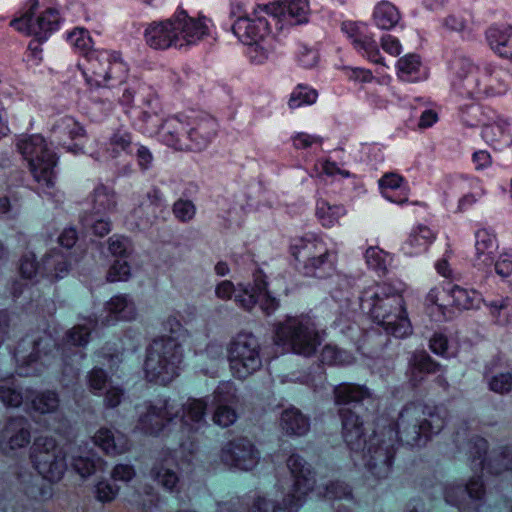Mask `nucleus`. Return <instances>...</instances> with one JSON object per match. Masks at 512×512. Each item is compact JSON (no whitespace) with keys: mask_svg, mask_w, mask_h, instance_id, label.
I'll return each mask as SVG.
<instances>
[{"mask_svg":"<svg viewBox=\"0 0 512 512\" xmlns=\"http://www.w3.org/2000/svg\"><path fill=\"white\" fill-rule=\"evenodd\" d=\"M445 424L443 408L422 403L405 405L393 426L374 433L366 456L367 470L377 479L387 478L399 443L410 447L424 446Z\"/></svg>","mask_w":512,"mask_h":512,"instance_id":"1","label":"nucleus"},{"mask_svg":"<svg viewBox=\"0 0 512 512\" xmlns=\"http://www.w3.org/2000/svg\"><path fill=\"white\" fill-rule=\"evenodd\" d=\"M334 401L339 406V416L342 422V435L349 449L354 452H362V460L366 465V456L370 441L365 437V428L359 412L361 407L372 412L378 409V399L364 386L342 383L334 388Z\"/></svg>","mask_w":512,"mask_h":512,"instance_id":"2","label":"nucleus"},{"mask_svg":"<svg viewBox=\"0 0 512 512\" xmlns=\"http://www.w3.org/2000/svg\"><path fill=\"white\" fill-rule=\"evenodd\" d=\"M287 468L290 478L278 481L282 499L269 500L258 496L247 512H298L315 485L314 473L310 465L298 454H292L288 458Z\"/></svg>","mask_w":512,"mask_h":512,"instance_id":"3","label":"nucleus"},{"mask_svg":"<svg viewBox=\"0 0 512 512\" xmlns=\"http://www.w3.org/2000/svg\"><path fill=\"white\" fill-rule=\"evenodd\" d=\"M360 306L388 334L403 338L411 333L403 298L391 284H377L365 289L360 297Z\"/></svg>","mask_w":512,"mask_h":512,"instance_id":"4","label":"nucleus"},{"mask_svg":"<svg viewBox=\"0 0 512 512\" xmlns=\"http://www.w3.org/2000/svg\"><path fill=\"white\" fill-rule=\"evenodd\" d=\"M16 148L26 161L38 189L42 192L52 189L57 179L58 157L45 138L39 134L20 135L16 139Z\"/></svg>","mask_w":512,"mask_h":512,"instance_id":"5","label":"nucleus"},{"mask_svg":"<svg viewBox=\"0 0 512 512\" xmlns=\"http://www.w3.org/2000/svg\"><path fill=\"white\" fill-rule=\"evenodd\" d=\"M290 249L304 276L324 279L335 273L337 256L318 236L308 234L295 238Z\"/></svg>","mask_w":512,"mask_h":512,"instance_id":"6","label":"nucleus"},{"mask_svg":"<svg viewBox=\"0 0 512 512\" xmlns=\"http://www.w3.org/2000/svg\"><path fill=\"white\" fill-rule=\"evenodd\" d=\"M275 344L283 350L305 357L312 356L320 344L316 325L311 317H288L275 328Z\"/></svg>","mask_w":512,"mask_h":512,"instance_id":"7","label":"nucleus"},{"mask_svg":"<svg viewBox=\"0 0 512 512\" xmlns=\"http://www.w3.org/2000/svg\"><path fill=\"white\" fill-rule=\"evenodd\" d=\"M209 20L206 17H190L183 9L162 22V49L186 48L196 45L209 35Z\"/></svg>","mask_w":512,"mask_h":512,"instance_id":"8","label":"nucleus"},{"mask_svg":"<svg viewBox=\"0 0 512 512\" xmlns=\"http://www.w3.org/2000/svg\"><path fill=\"white\" fill-rule=\"evenodd\" d=\"M227 357L230 371L238 379H246L262 367L261 344L252 333L237 334L229 343Z\"/></svg>","mask_w":512,"mask_h":512,"instance_id":"9","label":"nucleus"},{"mask_svg":"<svg viewBox=\"0 0 512 512\" xmlns=\"http://www.w3.org/2000/svg\"><path fill=\"white\" fill-rule=\"evenodd\" d=\"M187 338V330L176 318H169L162 327V384L173 381L183 369Z\"/></svg>","mask_w":512,"mask_h":512,"instance_id":"10","label":"nucleus"},{"mask_svg":"<svg viewBox=\"0 0 512 512\" xmlns=\"http://www.w3.org/2000/svg\"><path fill=\"white\" fill-rule=\"evenodd\" d=\"M55 348L51 335L43 333L36 337L22 339L15 349V359L19 364L17 373L20 376H35L42 372V367L50 365L45 358L48 350Z\"/></svg>","mask_w":512,"mask_h":512,"instance_id":"11","label":"nucleus"},{"mask_svg":"<svg viewBox=\"0 0 512 512\" xmlns=\"http://www.w3.org/2000/svg\"><path fill=\"white\" fill-rule=\"evenodd\" d=\"M30 457L37 472L50 482L59 481L67 469L65 453L51 437L36 438Z\"/></svg>","mask_w":512,"mask_h":512,"instance_id":"12","label":"nucleus"},{"mask_svg":"<svg viewBox=\"0 0 512 512\" xmlns=\"http://www.w3.org/2000/svg\"><path fill=\"white\" fill-rule=\"evenodd\" d=\"M509 77L503 68L484 62L475 79L467 83V97L482 99L504 95L510 86Z\"/></svg>","mask_w":512,"mask_h":512,"instance_id":"13","label":"nucleus"},{"mask_svg":"<svg viewBox=\"0 0 512 512\" xmlns=\"http://www.w3.org/2000/svg\"><path fill=\"white\" fill-rule=\"evenodd\" d=\"M488 443L477 437L470 447L471 465L475 470L486 469L491 474H500L512 470V444L500 446L487 457Z\"/></svg>","mask_w":512,"mask_h":512,"instance_id":"14","label":"nucleus"},{"mask_svg":"<svg viewBox=\"0 0 512 512\" xmlns=\"http://www.w3.org/2000/svg\"><path fill=\"white\" fill-rule=\"evenodd\" d=\"M96 320L93 318L85 319L84 323L77 324L68 330L62 340V344L57 350H61V359L65 366L63 375L70 377L69 381L76 379L78 376V369L72 367L68 360L74 356L83 359L85 354L76 349L85 347L90 341V334L96 327Z\"/></svg>","mask_w":512,"mask_h":512,"instance_id":"15","label":"nucleus"},{"mask_svg":"<svg viewBox=\"0 0 512 512\" xmlns=\"http://www.w3.org/2000/svg\"><path fill=\"white\" fill-rule=\"evenodd\" d=\"M274 5L258 6L247 19L235 20L232 25L234 35L244 44L265 42L270 35V24L265 15L276 16Z\"/></svg>","mask_w":512,"mask_h":512,"instance_id":"16","label":"nucleus"},{"mask_svg":"<svg viewBox=\"0 0 512 512\" xmlns=\"http://www.w3.org/2000/svg\"><path fill=\"white\" fill-rule=\"evenodd\" d=\"M208 401L206 398L193 399L185 405L175 400L166 399L162 403V422L172 421L182 411L181 422L189 431H198L207 425L206 408Z\"/></svg>","mask_w":512,"mask_h":512,"instance_id":"17","label":"nucleus"},{"mask_svg":"<svg viewBox=\"0 0 512 512\" xmlns=\"http://www.w3.org/2000/svg\"><path fill=\"white\" fill-rule=\"evenodd\" d=\"M220 459L229 468L249 471L258 464L260 453L250 440L240 437L222 446Z\"/></svg>","mask_w":512,"mask_h":512,"instance_id":"18","label":"nucleus"},{"mask_svg":"<svg viewBox=\"0 0 512 512\" xmlns=\"http://www.w3.org/2000/svg\"><path fill=\"white\" fill-rule=\"evenodd\" d=\"M59 23L60 17L56 9L48 8L35 15L31 8L21 18L12 20L10 25L20 32L34 35L40 41H44L50 33L58 29Z\"/></svg>","mask_w":512,"mask_h":512,"instance_id":"19","label":"nucleus"},{"mask_svg":"<svg viewBox=\"0 0 512 512\" xmlns=\"http://www.w3.org/2000/svg\"><path fill=\"white\" fill-rule=\"evenodd\" d=\"M444 499L447 504L459 509H477L483 504L485 490L480 477L472 478L467 484L448 483L444 486Z\"/></svg>","mask_w":512,"mask_h":512,"instance_id":"20","label":"nucleus"},{"mask_svg":"<svg viewBox=\"0 0 512 512\" xmlns=\"http://www.w3.org/2000/svg\"><path fill=\"white\" fill-rule=\"evenodd\" d=\"M187 125V151L199 152L204 150L216 136L218 123L215 118L207 114H198L189 117Z\"/></svg>","mask_w":512,"mask_h":512,"instance_id":"21","label":"nucleus"},{"mask_svg":"<svg viewBox=\"0 0 512 512\" xmlns=\"http://www.w3.org/2000/svg\"><path fill=\"white\" fill-rule=\"evenodd\" d=\"M341 29L358 53L373 63H382L377 42L370 35L366 24L347 21L343 22Z\"/></svg>","mask_w":512,"mask_h":512,"instance_id":"22","label":"nucleus"},{"mask_svg":"<svg viewBox=\"0 0 512 512\" xmlns=\"http://www.w3.org/2000/svg\"><path fill=\"white\" fill-rule=\"evenodd\" d=\"M31 440L30 423L24 416L11 417L6 422L1 435L0 448L6 455L25 448Z\"/></svg>","mask_w":512,"mask_h":512,"instance_id":"23","label":"nucleus"},{"mask_svg":"<svg viewBox=\"0 0 512 512\" xmlns=\"http://www.w3.org/2000/svg\"><path fill=\"white\" fill-rule=\"evenodd\" d=\"M474 267L490 272L498 253V242L494 232L487 228L477 230L475 234Z\"/></svg>","mask_w":512,"mask_h":512,"instance_id":"24","label":"nucleus"},{"mask_svg":"<svg viewBox=\"0 0 512 512\" xmlns=\"http://www.w3.org/2000/svg\"><path fill=\"white\" fill-rule=\"evenodd\" d=\"M189 116L176 114L162 120V143L175 151H187V122Z\"/></svg>","mask_w":512,"mask_h":512,"instance_id":"25","label":"nucleus"},{"mask_svg":"<svg viewBox=\"0 0 512 512\" xmlns=\"http://www.w3.org/2000/svg\"><path fill=\"white\" fill-rule=\"evenodd\" d=\"M478 68L465 54L455 52L449 60V71L452 76V86L460 94L467 96V83L475 79Z\"/></svg>","mask_w":512,"mask_h":512,"instance_id":"26","label":"nucleus"},{"mask_svg":"<svg viewBox=\"0 0 512 512\" xmlns=\"http://www.w3.org/2000/svg\"><path fill=\"white\" fill-rule=\"evenodd\" d=\"M97 445L107 455H120L130 450V442L127 436L118 430L100 428L93 437Z\"/></svg>","mask_w":512,"mask_h":512,"instance_id":"27","label":"nucleus"},{"mask_svg":"<svg viewBox=\"0 0 512 512\" xmlns=\"http://www.w3.org/2000/svg\"><path fill=\"white\" fill-rule=\"evenodd\" d=\"M489 114V120L482 129L483 139L492 146L508 144L511 140L509 122L494 111H489Z\"/></svg>","mask_w":512,"mask_h":512,"instance_id":"28","label":"nucleus"},{"mask_svg":"<svg viewBox=\"0 0 512 512\" xmlns=\"http://www.w3.org/2000/svg\"><path fill=\"white\" fill-rule=\"evenodd\" d=\"M382 195L389 201L402 205L408 201V188L404 179L396 173H386L379 179Z\"/></svg>","mask_w":512,"mask_h":512,"instance_id":"29","label":"nucleus"},{"mask_svg":"<svg viewBox=\"0 0 512 512\" xmlns=\"http://www.w3.org/2000/svg\"><path fill=\"white\" fill-rule=\"evenodd\" d=\"M484 379L494 393L504 395L512 390V372L509 367L494 363L486 368Z\"/></svg>","mask_w":512,"mask_h":512,"instance_id":"30","label":"nucleus"},{"mask_svg":"<svg viewBox=\"0 0 512 512\" xmlns=\"http://www.w3.org/2000/svg\"><path fill=\"white\" fill-rule=\"evenodd\" d=\"M280 427L287 435L302 436L309 431L310 421L300 410L290 407L281 413Z\"/></svg>","mask_w":512,"mask_h":512,"instance_id":"31","label":"nucleus"},{"mask_svg":"<svg viewBox=\"0 0 512 512\" xmlns=\"http://www.w3.org/2000/svg\"><path fill=\"white\" fill-rule=\"evenodd\" d=\"M486 38L492 50L512 61V27H491L486 32Z\"/></svg>","mask_w":512,"mask_h":512,"instance_id":"32","label":"nucleus"},{"mask_svg":"<svg viewBox=\"0 0 512 512\" xmlns=\"http://www.w3.org/2000/svg\"><path fill=\"white\" fill-rule=\"evenodd\" d=\"M25 398L30 401L33 410L41 414L55 413L60 406L59 395L52 390L34 392L27 389Z\"/></svg>","mask_w":512,"mask_h":512,"instance_id":"33","label":"nucleus"},{"mask_svg":"<svg viewBox=\"0 0 512 512\" xmlns=\"http://www.w3.org/2000/svg\"><path fill=\"white\" fill-rule=\"evenodd\" d=\"M103 61L98 55L91 53L88 56L87 73H85L86 81L91 86L101 87L110 78L109 65L110 61L106 55H102Z\"/></svg>","mask_w":512,"mask_h":512,"instance_id":"34","label":"nucleus"},{"mask_svg":"<svg viewBox=\"0 0 512 512\" xmlns=\"http://www.w3.org/2000/svg\"><path fill=\"white\" fill-rule=\"evenodd\" d=\"M43 275L51 279H61L69 272V264L66 256L58 251L52 250L42 259Z\"/></svg>","mask_w":512,"mask_h":512,"instance_id":"35","label":"nucleus"},{"mask_svg":"<svg viewBox=\"0 0 512 512\" xmlns=\"http://www.w3.org/2000/svg\"><path fill=\"white\" fill-rule=\"evenodd\" d=\"M408 364L415 381L421 380L426 374L436 373L439 370V365L424 350L412 352Z\"/></svg>","mask_w":512,"mask_h":512,"instance_id":"36","label":"nucleus"},{"mask_svg":"<svg viewBox=\"0 0 512 512\" xmlns=\"http://www.w3.org/2000/svg\"><path fill=\"white\" fill-rule=\"evenodd\" d=\"M107 311L119 320H132L136 317V306L133 299L127 294H119L106 304Z\"/></svg>","mask_w":512,"mask_h":512,"instance_id":"37","label":"nucleus"},{"mask_svg":"<svg viewBox=\"0 0 512 512\" xmlns=\"http://www.w3.org/2000/svg\"><path fill=\"white\" fill-rule=\"evenodd\" d=\"M448 293L453 300V304L459 309H478L481 303L484 302L481 294L474 289L454 285L448 290Z\"/></svg>","mask_w":512,"mask_h":512,"instance_id":"38","label":"nucleus"},{"mask_svg":"<svg viewBox=\"0 0 512 512\" xmlns=\"http://www.w3.org/2000/svg\"><path fill=\"white\" fill-rule=\"evenodd\" d=\"M103 461L91 451H78L72 456L73 469L83 478L102 468Z\"/></svg>","mask_w":512,"mask_h":512,"instance_id":"39","label":"nucleus"},{"mask_svg":"<svg viewBox=\"0 0 512 512\" xmlns=\"http://www.w3.org/2000/svg\"><path fill=\"white\" fill-rule=\"evenodd\" d=\"M373 19L380 29L388 30L397 25L400 20V13L392 3L382 1L375 7Z\"/></svg>","mask_w":512,"mask_h":512,"instance_id":"40","label":"nucleus"},{"mask_svg":"<svg viewBox=\"0 0 512 512\" xmlns=\"http://www.w3.org/2000/svg\"><path fill=\"white\" fill-rule=\"evenodd\" d=\"M24 397L21 387L14 378L0 379V401L5 407H19Z\"/></svg>","mask_w":512,"mask_h":512,"instance_id":"41","label":"nucleus"},{"mask_svg":"<svg viewBox=\"0 0 512 512\" xmlns=\"http://www.w3.org/2000/svg\"><path fill=\"white\" fill-rule=\"evenodd\" d=\"M116 206V195L111 188L100 184L94 189L93 210L95 214L114 212Z\"/></svg>","mask_w":512,"mask_h":512,"instance_id":"42","label":"nucleus"},{"mask_svg":"<svg viewBox=\"0 0 512 512\" xmlns=\"http://www.w3.org/2000/svg\"><path fill=\"white\" fill-rule=\"evenodd\" d=\"M397 68L398 77L403 81L415 82L425 77V74L421 72L420 58L414 54L400 58Z\"/></svg>","mask_w":512,"mask_h":512,"instance_id":"43","label":"nucleus"},{"mask_svg":"<svg viewBox=\"0 0 512 512\" xmlns=\"http://www.w3.org/2000/svg\"><path fill=\"white\" fill-rule=\"evenodd\" d=\"M345 213L346 210L342 205H331L322 198L317 200L316 216L324 227L334 226Z\"/></svg>","mask_w":512,"mask_h":512,"instance_id":"44","label":"nucleus"},{"mask_svg":"<svg viewBox=\"0 0 512 512\" xmlns=\"http://www.w3.org/2000/svg\"><path fill=\"white\" fill-rule=\"evenodd\" d=\"M488 108H483L477 104H470L461 108V121L467 127H478L487 123L489 120Z\"/></svg>","mask_w":512,"mask_h":512,"instance_id":"45","label":"nucleus"},{"mask_svg":"<svg viewBox=\"0 0 512 512\" xmlns=\"http://www.w3.org/2000/svg\"><path fill=\"white\" fill-rule=\"evenodd\" d=\"M318 98V92L304 84H299L291 93L289 99V107L292 109L299 108L303 105H312Z\"/></svg>","mask_w":512,"mask_h":512,"instance_id":"46","label":"nucleus"},{"mask_svg":"<svg viewBox=\"0 0 512 512\" xmlns=\"http://www.w3.org/2000/svg\"><path fill=\"white\" fill-rule=\"evenodd\" d=\"M281 6L282 12L294 18L296 23L307 21L310 11L309 0H281Z\"/></svg>","mask_w":512,"mask_h":512,"instance_id":"47","label":"nucleus"},{"mask_svg":"<svg viewBox=\"0 0 512 512\" xmlns=\"http://www.w3.org/2000/svg\"><path fill=\"white\" fill-rule=\"evenodd\" d=\"M434 238L435 235L429 227L420 225L411 232L408 245L415 250V253H418L425 251Z\"/></svg>","mask_w":512,"mask_h":512,"instance_id":"48","label":"nucleus"},{"mask_svg":"<svg viewBox=\"0 0 512 512\" xmlns=\"http://www.w3.org/2000/svg\"><path fill=\"white\" fill-rule=\"evenodd\" d=\"M197 213L195 203L190 199L179 198L172 205V214L175 219L183 224L192 222Z\"/></svg>","mask_w":512,"mask_h":512,"instance_id":"49","label":"nucleus"},{"mask_svg":"<svg viewBox=\"0 0 512 512\" xmlns=\"http://www.w3.org/2000/svg\"><path fill=\"white\" fill-rule=\"evenodd\" d=\"M367 265L381 273H385L391 262L390 255L378 247H369L365 253Z\"/></svg>","mask_w":512,"mask_h":512,"instance_id":"50","label":"nucleus"},{"mask_svg":"<svg viewBox=\"0 0 512 512\" xmlns=\"http://www.w3.org/2000/svg\"><path fill=\"white\" fill-rule=\"evenodd\" d=\"M429 347L433 353L445 358H451L457 354V346L441 332L434 333L430 339Z\"/></svg>","mask_w":512,"mask_h":512,"instance_id":"51","label":"nucleus"},{"mask_svg":"<svg viewBox=\"0 0 512 512\" xmlns=\"http://www.w3.org/2000/svg\"><path fill=\"white\" fill-rule=\"evenodd\" d=\"M321 361L327 365H349L353 362L351 354L334 346H325L321 351Z\"/></svg>","mask_w":512,"mask_h":512,"instance_id":"52","label":"nucleus"},{"mask_svg":"<svg viewBox=\"0 0 512 512\" xmlns=\"http://www.w3.org/2000/svg\"><path fill=\"white\" fill-rule=\"evenodd\" d=\"M53 130L60 134L67 135L71 139H78L85 136V129L74 118L65 116L54 126Z\"/></svg>","mask_w":512,"mask_h":512,"instance_id":"53","label":"nucleus"},{"mask_svg":"<svg viewBox=\"0 0 512 512\" xmlns=\"http://www.w3.org/2000/svg\"><path fill=\"white\" fill-rule=\"evenodd\" d=\"M160 424L159 409L150 406L145 414L139 418L137 428L145 434H157Z\"/></svg>","mask_w":512,"mask_h":512,"instance_id":"54","label":"nucleus"},{"mask_svg":"<svg viewBox=\"0 0 512 512\" xmlns=\"http://www.w3.org/2000/svg\"><path fill=\"white\" fill-rule=\"evenodd\" d=\"M160 351L151 346L147 349L144 361V372L149 382H157L160 376Z\"/></svg>","mask_w":512,"mask_h":512,"instance_id":"55","label":"nucleus"},{"mask_svg":"<svg viewBox=\"0 0 512 512\" xmlns=\"http://www.w3.org/2000/svg\"><path fill=\"white\" fill-rule=\"evenodd\" d=\"M87 383L94 394H101L110 386L107 374L101 368H94L88 373Z\"/></svg>","mask_w":512,"mask_h":512,"instance_id":"56","label":"nucleus"},{"mask_svg":"<svg viewBox=\"0 0 512 512\" xmlns=\"http://www.w3.org/2000/svg\"><path fill=\"white\" fill-rule=\"evenodd\" d=\"M108 249L115 257L126 258L132 253L130 240L122 235H113L108 240Z\"/></svg>","mask_w":512,"mask_h":512,"instance_id":"57","label":"nucleus"},{"mask_svg":"<svg viewBox=\"0 0 512 512\" xmlns=\"http://www.w3.org/2000/svg\"><path fill=\"white\" fill-rule=\"evenodd\" d=\"M20 273L22 277L32 280L38 274H43L42 264L36 262V256L32 252L24 254L20 260Z\"/></svg>","mask_w":512,"mask_h":512,"instance_id":"58","label":"nucleus"},{"mask_svg":"<svg viewBox=\"0 0 512 512\" xmlns=\"http://www.w3.org/2000/svg\"><path fill=\"white\" fill-rule=\"evenodd\" d=\"M236 397V389L232 382L220 383L214 391L213 403L215 406L229 405Z\"/></svg>","mask_w":512,"mask_h":512,"instance_id":"59","label":"nucleus"},{"mask_svg":"<svg viewBox=\"0 0 512 512\" xmlns=\"http://www.w3.org/2000/svg\"><path fill=\"white\" fill-rule=\"evenodd\" d=\"M324 497L329 500L351 499V489L341 481H330L324 486Z\"/></svg>","mask_w":512,"mask_h":512,"instance_id":"60","label":"nucleus"},{"mask_svg":"<svg viewBox=\"0 0 512 512\" xmlns=\"http://www.w3.org/2000/svg\"><path fill=\"white\" fill-rule=\"evenodd\" d=\"M212 420L220 427H229L237 420V413L230 405L216 406Z\"/></svg>","mask_w":512,"mask_h":512,"instance_id":"61","label":"nucleus"},{"mask_svg":"<svg viewBox=\"0 0 512 512\" xmlns=\"http://www.w3.org/2000/svg\"><path fill=\"white\" fill-rule=\"evenodd\" d=\"M81 221L85 227H90L99 237L107 235L111 230V222L106 218H97L95 213L84 216Z\"/></svg>","mask_w":512,"mask_h":512,"instance_id":"62","label":"nucleus"},{"mask_svg":"<svg viewBox=\"0 0 512 512\" xmlns=\"http://www.w3.org/2000/svg\"><path fill=\"white\" fill-rule=\"evenodd\" d=\"M235 302L239 307L250 311L258 302V295L249 286L239 285L235 293Z\"/></svg>","mask_w":512,"mask_h":512,"instance_id":"63","label":"nucleus"},{"mask_svg":"<svg viewBox=\"0 0 512 512\" xmlns=\"http://www.w3.org/2000/svg\"><path fill=\"white\" fill-rule=\"evenodd\" d=\"M293 146L296 149H308L313 146H321L323 138L318 135H312L304 132L295 134L292 137Z\"/></svg>","mask_w":512,"mask_h":512,"instance_id":"64","label":"nucleus"}]
</instances>
